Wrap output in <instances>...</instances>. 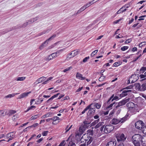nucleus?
<instances>
[{"label": "nucleus", "mask_w": 146, "mask_h": 146, "mask_svg": "<svg viewBox=\"0 0 146 146\" xmlns=\"http://www.w3.org/2000/svg\"><path fill=\"white\" fill-rule=\"evenodd\" d=\"M53 58L51 54L48 55V56L44 58V60L47 61H49Z\"/></svg>", "instance_id": "30"}, {"label": "nucleus", "mask_w": 146, "mask_h": 146, "mask_svg": "<svg viewBox=\"0 0 146 146\" xmlns=\"http://www.w3.org/2000/svg\"><path fill=\"white\" fill-rule=\"evenodd\" d=\"M101 104L99 103H94V108H96L97 109H99L101 107Z\"/></svg>", "instance_id": "31"}, {"label": "nucleus", "mask_w": 146, "mask_h": 146, "mask_svg": "<svg viewBox=\"0 0 146 146\" xmlns=\"http://www.w3.org/2000/svg\"><path fill=\"white\" fill-rule=\"evenodd\" d=\"M89 59V57L88 56L84 58L83 60V62H86Z\"/></svg>", "instance_id": "51"}, {"label": "nucleus", "mask_w": 146, "mask_h": 146, "mask_svg": "<svg viewBox=\"0 0 146 146\" xmlns=\"http://www.w3.org/2000/svg\"><path fill=\"white\" fill-rule=\"evenodd\" d=\"M64 50V48L61 49H60V50H59L57 51L56 52H55V54L57 56H59L60 55L61 53Z\"/></svg>", "instance_id": "27"}, {"label": "nucleus", "mask_w": 146, "mask_h": 146, "mask_svg": "<svg viewBox=\"0 0 146 146\" xmlns=\"http://www.w3.org/2000/svg\"><path fill=\"white\" fill-rule=\"evenodd\" d=\"M121 64V62L120 61L119 62H116L114 63L113 64V66L115 67H117L120 65Z\"/></svg>", "instance_id": "38"}, {"label": "nucleus", "mask_w": 146, "mask_h": 146, "mask_svg": "<svg viewBox=\"0 0 146 146\" xmlns=\"http://www.w3.org/2000/svg\"><path fill=\"white\" fill-rule=\"evenodd\" d=\"M87 119V120H86L84 122V125L85 126H86V127H87L86 126H87V125L90 124L91 122V121L88 120V119Z\"/></svg>", "instance_id": "28"}, {"label": "nucleus", "mask_w": 146, "mask_h": 146, "mask_svg": "<svg viewBox=\"0 0 146 146\" xmlns=\"http://www.w3.org/2000/svg\"><path fill=\"white\" fill-rule=\"evenodd\" d=\"M135 126L136 128L141 130L144 128V124L142 121L139 120L135 123Z\"/></svg>", "instance_id": "6"}, {"label": "nucleus", "mask_w": 146, "mask_h": 146, "mask_svg": "<svg viewBox=\"0 0 146 146\" xmlns=\"http://www.w3.org/2000/svg\"><path fill=\"white\" fill-rule=\"evenodd\" d=\"M141 56V54H140L139 56L137 57L136 58H134L133 60V62H135Z\"/></svg>", "instance_id": "58"}, {"label": "nucleus", "mask_w": 146, "mask_h": 146, "mask_svg": "<svg viewBox=\"0 0 146 146\" xmlns=\"http://www.w3.org/2000/svg\"><path fill=\"white\" fill-rule=\"evenodd\" d=\"M98 51V50H96L93 51L91 54V57H93L94 55L95 54V53H97Z\"/></svg>", "instance_id": "45"}, {"label": "nucleus", "mask_w": 146, "mask_h": 146, "mask_svg": "<svg viewBox=\"0 0 146 146\" xmlns=\"http://www.w3.org/2000/svg\"><path fill=\"white\" fill-rule=\"evenodd\" d=\"M114 126L111 125H107L106 126L104 129V131L105 133H110L114 129Z\"/></svg>", "instance_id": "7"}, {"label": "nucleus", "mask_w": 146, "mask_h": 146, "mask_svg": "<svg viewBox=\"0 0 146 146\" xmlns=\"http://www.w3.org/2000/svg\"><path fill=\"white\" fill-rule=\"evenodd\" d=\"M56 36V35L54 34L50 37L49 38L47 39L42 44H41L40 46L39 47V48L40 50H42V49L43 48V47L44 46V45L46 44V43L48 42L53 39Z\"/></svg>", "instance_id": "10"}, {"label": "nucleus", "mask_w": 146, "mask_h": 146, "mask_svg": "<svg viewBox=\"0 0 146 146\" xmlns=\"http://www.w3.org/2000/svg\"><path fill=\"white\" fill-rule=\"evenodd\" d=\"M106 76H101L99 78V81H102L105 79Z\"/></svg>", "instance_id": "41"}, {"label": "nucleus", "mask_w": 146, "mask_h": 146, "mask_svg": "<svg viewBox=\"0 0 146 146\" xmlns=\"http://www.w3.org/2000/svg\"><path fill=\"white\" fill-rule=\"evenodd\" d=\"M134 86L135 87L136 90L140 91L141 86L140 83H135L134 84Z\"/></svg>", "instance_id": "19"}, {"label": "nucleus", "mask_w": 146, "mask_h": 146, "mask_svg": "<svg viewBox=\"0 0 146 146\" xmlns=\"http://www.w3.org/2000/svg\"><path fill=\"white\" fill-rule=\"evenodd\" d=\"M144 68V67H141L139 71L140 74L141 73H143L145 71Z\"/></svg>", "instance_id": "49"}, {"label": "nucleus", "mask_w": 146, "mask_h": 146, "mask_svg": "<svg viewBox=\"0 0 146 146\" xmlns=\"http://www.w3.org/2000/svg\"><path fill=\"white\" fill-rule=\"evenodd\" d=\"M18 93H16V94H10L6 96H5V98H11L12 97H13L15 95L18 94Z\"/></svg>", "instance_id": "35"}, {"label": "nucleus", "mask_w": 146, "mask_h": 146, "mask_svg": "<svg viewBox=\"0 0 146 146\" xmlns=\"http://www.w3.org/2000/svg\"><path fill=\"white\" fill-rule=\"evenodd\" d=\"M28 25L29 22H27L23 23L22 25L19 26V25H18L17 26L13 27L12 28H10L9 30H5L3 32V33H2V34H4L9 31H11L13 30H15L17 29H19L21 28H25Z\"/></svg>", "instance_id": "4"}, {"label": "nucleus", "mask_w": 146, "mask_h": 146, "mask_svg": "<svg viewBox=\"0 0 146 146\" xmlns=\"http://www.w3.org/2000/svg\"><path fill=\"white\" fill-rule=\"evenodd\" d=\"M121 20V19H120L119 20H117L115 21H114L113 22V23L115 24H117L119 23V22Z\"/></svg>", "instance_id": "64"}, {"label": "nucleus", "mask_w": 146, "mask_h": 146, "mask_svg": "<svg viewBox=\"0 0 146 146\" xmlns=\"http://www.w3.org/2000/svg\"><path fill=\"white\" fill-rule=\"evenodd\" d=\"M4 116V111L3 110H0V117H3Z\"/></svg>", "instance_id": "46"}, {"label": "nucleus", "mask_w": 146, "mask_h": 146, "mask_svg": "<svg viewBox=\"0 0 146 146\" xmlns=\"http://www.w3.org/2000/svg\"><path fill=\"white\" fill-rule=\"evenodd\" d=\"M40 117V116L38 115H34L32 116L31 118H30V120H33L35 119L38 118Z\"/></svg>", "instance_id": "33"}, {"label": "nucleus", "mask_w": 146, "mask_h": 146, "mask_svg": "<svg viewBox=\"0 0 146 146\" xmlns=\"http://www.w3.org/2000/svg\"><path fill=\"white\" fill-rule=\"evenodd\" d=\"M90 3H88L87 4H86V5H84V7H85V8L84 9H86V8L90 6Z\"/></svg>", "instance_id": "62"}, {"label": "nucleus", "mask_w": 146, "mask_h": 146, "mask_svg": "<svg viewBox=\"0 0 146 146\" xmlns=\"http://www.w3.org/2000/svg\"><path fill=\"white\" fill-rule=\"evenodd\" d=\"M16 111L15 110H11L10 111L9 113L11 114H13L16 113Z\"/></svg>", "instance_id": "59"}, {"label": "nucleus", "mask_w": 146, "mask_h": 146, "mask_svg": "<svg viewBox=\"0 0 146 146\" xmlns=\"http://www.w3.org/2000/svg\"><path fill=\"white\" fill-rule=\"evenodd\" d=\"M40 101V98H38V99L35 102V104H40V103H39Z\"/></svg>", "instance_id": "63"}, {"label": "nucleus", "mask_w": 146, "mask_h": 146, "mask_svg": "<svg viewBox=\"0 0 146 146\" xmlns=\"http://www.w3.org/2000/svg\"><path fill=\"white\" fill-rule=\"evenodd\" d=\"M126 106L130 110L131 109H135L137 107V105L136 104H135L132 102H129L126 104Z\"/></svg>", "instance_id": "11"}, {"label": "nucleus", "mask_w": 146, "mask_h": 146, "mask_svg": "<svg viewBox=\"0 0 146 146\" xmlns=\"http://www.w3.org/2000/svg\"><path fill=\"white\" fill-rule=\"evenodd\" d=\"M116 138L117 144H118V146H119V143H123V142L126 139V137H125V135L123 133L119 134L117 136Z\"/></svg>", "instance_id": "5"}, {"label": "nucleus", "mask_w": 146, "mask_h": 146, "mask_svg": "<svg viewBox=\"0 0 146 146\" xmlns=\"http://www.w3.org/2000/svg\"><path fill=\"white\" fill-rule=\"evenodd\" d=\"M82 76V75L79 72H77L76 74V77L78 79H80Z\"/></svg>", "instance_id": "40"}, {"label": "nucleus", "mask_w": 146, "mask_h": 146, "mask_svg": "<svg viewBox=\"0 0 146 146\" xmlns=\"http://www.w3.org/2000/svg\"><path fill=\"white\" fill-rule=\"evenodd\" d=\"M71 68H72V67H68L67 68H66L64 69L63 71L64 72H66L67 71H69L70 70V69Z\"/></svg>", "instance_id": "54"}, {"label": "nucleus", "mask_w": 146, "mask_h": 146, "mask_svg": "<svg viewBox=\"0 0 146 146\" xmlns=\"http://www.w3.org/2000/svg\"><path fill=\"white\" fill-rule=\"evenodd\" d=\"M116 143V141H110L107 143L106 146H115Z\"/></svg>", "instance_id": "16"}, {"label": "nucleus", "mask_w": 146, "mask_h": 146, "mask_svg": "<svg viewBox=\"0 0 146 146\" xmlns=\"http://www.w3.org/2000/svg\"><path fill=\"white\" fill-rule=\"evenodd\" d=\"M93 140V138L91 137L90 138H89V139L87 143V146H88V145H89L92 142Z\"/></svg>", "instance_id": "39"}, {"label": "nucleus", "mask_w": 146, "mask_h": 146, "mask_svg": "<svg viewBox=\"0 0 146 146\" xmlns=\"http://www.w3.org/2000/svg\"><path fill=\"white\" fill-rule=\"evenodd\" d=\"M65 140H63L62 141L60 144L58 146H64L65 145L64 142H65Z\"/></svg>", "instance_id": "56"}, {"label": "nucleus", "mask_w": 146, "mask_h": 146, "mask_svg": "<svg viewBox=\"0 0 146 146\" xmlns=\"http://www.w3.org/2000/svg\"><path fill=\"white\" fill-rule=\"evenodd\" d=\"M93 104H91L89 105L87 107H86V108L84 109V110L83 111H82V113L83 114L87 110H88L90 108V107Z\"/></svg>", "instance_id": "24"}, {"label": "nucleus", "mask_w": 146, "mask_h": 146, "mask_svg": "<svg viewBox=\"0 0 146 146\" xmlns=\"http://www.w3.org/2000/svg\"><path fill=\"white\" fill-rule=\"evenodd\" d=\"M60 94L59 93H58L52 96L46 102L47 103H50L55 98L57 97L58 95Z\"/></svg>", "instance_id": "18"}, {"label": "nucleus", "mask_w": 146, "mask_h": 146, "mask_svg": "<svg viewBox=\"0 0 146 146\" xmlns=\"http://www.w3.org/2000/svg\"><path fill=\"white\" fill-rule=\"evenodd\" d=\"M27 22H29V24H30L33 23L34 22V21L32 19L29 20Z\"/></svg>", "instance_id": "57"}, {"label": "nucleus", "mask_w": 146, "mask_h": 146, "mask_svg": "<svg viewBox=\"0 0 146 146\" xmlns=\"http://www.w3.org/2000/svg\"><path fill=\"white\" fill-rule=\"evenodd\" d=\"M141 142L142 146H146V135L142 136Z\"/></svg>", "instance_id": "17"}, {"label": "nucleus", "mask_w": 146, "mask_h": 146, "mask_svg": "<svg viewBox=\"0 0 146 146\" xmlns=\"http://www.w3.org/2000/svg\"><path fill=\"white\" fill-rule=\"evenodd\" d=\"M25 79V77H19L17 78V81H23Z\"/></svg>", "instance_id": "42"}, {"label": "nucleus", "mask_w": 146, "mask_h": 146, "mask_svg": "<svg viewBox=\"0 0 146 146\" xmlns=\"http://www.w3.org/2000/svg\"><path fill=\"white\" fill-rule=\"evenodd\" d=\"M46 79V78L44 76L40 78L37 79L36 81V82H38L37 84H38L41 82L43 81L44 80Z\"/></svg>", "instance_id": "20"}, {"label": "nucleus", "mask_w": 146, "mask_h": 146, "mask_svg": "<svg viewBox=\"0 0 146 146\" xmlns=\"http://www.w3.org/2000/svg\"><path fill=\"white\" fill-rule=\"evenodd\" d=\"M114 94H113L108 100L107 102V104H110L111 103V100H112V99L114 97Z\"/></svg>", "instance_id": "29"}, {"label": "nucleus", "mask_w": 146, "mask_h": 146, "mask_svg": "<svg viewBox=\"0 0 146 146\" xmlns=\"http://www.w3.org/2000/svg\"><path fill=\"white\" fill-rule=\"evenodd\" d=\"M131 92V90H125L122 92V93L120 94L119 95L120 98H121L122 97L126 96L127 95L128 93Z\"/></svg>", "instance_id": "12"}, {"label": "nucleus", "mask_w": 146, "mask_h": 146, "mask_svg": "<svg viewBox=\"0 0 146 146\" xmlns=\"http://www.w3.org/2000/svg\"><path fill=\"white\" fill-rule=\"evenodd\" d=\"M123 9V7H122L118 11H117L116 13L115 14V16H116L117 14L120 13L121 12H125L126 10V9Z\"/></svg>", "instance_id": "22"}, {"label": "nucleus", "mask_w": 146, "mask_h": 146, "mask_svg": "<svg viewBox=\"0 0 146 146\" xmlns=\"http://www.w3.org/2000/svg\"><path fill=\"white\" fill-rule=\"evenodd\" d=\"M79 52H80V50H75L72 51L71 52L69 53L70 55L71 56L70 57V58L74 57L77 55Z\"/></svg>", "instance_id": "13"}, {"label": "nucleus", "mask_w": 146, "mask_h": 146, "mask_svg": "<svg viewBox=\"0 0 146 146\" xmlns=\"http://www.w3.org/2000/svg\"><path fill=\"white\" fill-rule=\"evenodd\" d=\"M13 134V132L10 133H8L7 134V135L6 136V137L7 138H9L7 140V142H9L10 140H12L13 139L14 136Z\"/></svg>", "instance_id": "14"}, {"label": "nucleus", "mask_w": 146, "mask_h": 146, "mask_svg": "<svg viewBox=\"0 0 146 146\" xmlns=\"http://www.w3.org/2000/svg\"><path fill=\"white\" fill-rule=\"evenodd\" d=\"M142 136L139 134L133 135L131 138V141L135 146H141L140 142L141 141Z\"/></svg>", "instance_id": "1"}, {"label": "nucleus", "mask_w": 146, "mask_h": 146, "mask_svg": "<svg viewBox=\"0 0 146 146\" xmlns=\"http://www.w3.org/2000/svg\"><path fill=\"white\" fill-rule=\"evenodd\" d=\"M84 6H83L79 10H78L76 13L72 15V16H76L77 14L80 13L81 12L84 11Z\"/></svg>", "instance_id": "23"}, {"label": "nucleus", "mask_w": 146, "mask_h": 146, "mask_svg": "<svg viewBox=\"0 0 146 146\" xmlns=\"http://www.w3.org/2000/svg\"><path fill=\"white\" fill-rule=\"evenodd\" d=\"M47 32V31H43L42 32H41L40 33L38 34V36H40L41 35H42L43 34H45Z\"/></svg>", "instance_id": "60"}, {"label": "nucleus", "mask_w": 146, "mask_h": 146, "mask_svg": "<svg viewBox=\"0 0 146 146\" xmlns=\"http://www.w3.org/2000/svg\"><path fill=\"white\" fill-rule=\"evenodd\" d=\"M100 119H98L97 120H95L94 121H93L91 124V126H94L95 125H96L97 123H98L99 121H100Z\"/></svg>", "instance_id": "36"}, {"label": "nucleus", "mask_w": 146, "mask_h": 146, "mask_svg": "<svg viewBox=\"0 0 146 146\" xmlns=\"http://www.w3.org/2000/svg\"><path fill=\"white\" fill-rule=\"evenodd\" d=\"M89 110L87 113V115L89 116V118H91L94 115L95 112L96 108H91V107L89 109Z\"/></svg>", "instance_id": "8"}, {"label": "nucleus", "mask_w": 146, "mask_h": 146, "mask_svg": "<svg viewBox=\"0 0 146 146\" xmlns=\"http://www.w3.org/2000/svg\"><path fill=\"white\" fill-rule=\"evenodd\" d=\"M86 127L85 126H84V125L80 126L79 129V131H80V132L83 133L84 131L86 129Z\"/></svg>", "instance_id": "21"}, {"label": "nucleus", "mask_w": 146, "mask_h": 146, "mask_svg": "<svg viewBox=\"0 0 146 146\" xmlns=\"http://www.w3.org/2000/svg\"><path fill=\"white\" fill-rule=\"evenodd\" d=\"M133 87V86L132 85H130L129 86H127L125 88H124L123 89H121L120 90V92L122 91L124 89H131Z\"/></svg>", "instance_id": "43"}, {"label": "nucleus", "mask_w": 146, "mask_h": 146, "mask_svg": "<svg viewBox=\"0 0 146 146\" xmlns=\"http://www.w3.org/2000/svg\"><path fill=\"white\" fill-rule=\"evenodd\" d=\"M83 133L80 132L79 131V132H78L76 134V137L78 138H79V140H81V139L82 138V137H81L82 135L83 134Z\"/></svg>", "instance_id": "26"}, {"label": "nucleus", "mask_w": 146, "mask_h": 146, "mask_svg": "<svg viewBox=\"0 0 146 146\" xmlns=\"http://www.w3.org/2000/svg\"><path fill=\"white\" fill-rule=\"evenodd\" d=\"M128 117V115H126L125 116L120 119H117L116 118H113L111 121V124L114 125L117 124L120 122L122 123L126 121Z\"/></svg>", "instance_id": "3"}, {"label": "nucleus", "mask_w": 146, "mask_h": 146, "mask_svg": "<svg viewBox=\"0 0 146 146\" xmlns=\"http://www.w3.org/2000/svg\"><path fill=\"white\" fill-rule=\"evenodd\" d=\"M129 48L127 46H124L121 47V49L122 51H124L127 50Z\"/></svg>", "instance_id": "48"}, {"label": "nucleus", "mask_w": 146, "mask_h": 146, "mask_svg": "<svg viewBox=\"0 0 146 146\" xmlns=\"http://www.w3.org/2000/svg\"><path fill=\"white\" fill-rule=\"evenodd\" d=\"M115 107L114 108L113 110H112L110 113V115H112L115 112L116 110H117V109H116V107Z\"/></svg>", "instance_id": "44"}, {"label": "nucleus", "mask_w": 146, "mask_h": 146, "mask_svg": "<svg viewBox=\"0 0 146 146\" xmlns=\"http://www.w3.org/2000/svg\"><path fill=\"white\" fill-rule=\"evenodd\" d=\"M119 97L115 96L111 100V102H112L114 100H116L119 99Z\"/></svg>", "instance_id": "55"}, {"label": "nucleus", "mask_w": 146, "mask_h": 146, "mask_svg": "<svg viewBox=\"0 0 146 146\" xmlns=\"http://www.w3.org/2000/svg\"><path fill=\"white\" fill-rule=\"evenodd\" d=\"M51 55L52 56L53 58H55L57 56L55 54V52L51 54Z\"/></svg>", "instance_id": "61"}, {"label": "nucleus", "mask_w": 146, "mask_h": 146, "mask_svg": "<svg viewBox=\"0 0 146 146\" xmlns=\"http://www.w3.org/2000/svg\"><path fill=\"white\" fill-rule=\"evenodd\" d=\"M31 93V92H24L21 94L19 96V98L21 99L27 96L28 95Z\"/></svg>", "instance_id": "15"}, {"label": "nucleus", "mask_w": 146, "mask_h": 146, "mask_svg": "<svg viewBox=\"0 0 146 146\" xmlns=\"http://www.w3.org/2000/svg\"><path fill=\"white\" fill-rule=\"evenodd\" d=\"M48 133V131H44L42 133V135L43 136H46L47 135Z\"/></svg>", "instance_id": "52"}, {"label": "nucleus", "mask_w": 146, "mask_h": 146, "mask_svg": "<svg viewBox=\"0 0 146 146\" xmlns=\"http://www.w3.org/2000/svg\"><path fill=\"white\" fill-rule=\"evenodd\" d=\"M38 125V123H34L32 125L28 127V128H31V127H36Z\"/></svg>", "instance_id": "47"}, {"label": "nucleus", "mask_w": 146, "mask_h": 146, "mask_svg": "<svg viewBox=\"0 0 146 146\" xmlns=\"http://www.w3.org/2000/svg\"><path fill=\"white\" fill-rule=\"evenodd\" d=\"M52 118V120L55 121L56 120L60 119V118L57 116H54Z\"/></svg>", "instance_id": "50"}, {"label": "nucleus", "mask_w": 146, "mask_h": 146, "mask_svg": "<svg viewBox=\"0 0 146 146\" xmlns=\"http://www.w3.org/2000/svg\"><path fill=\"white\" fill-rule=\"evenodd\" d=\"M104 123L103 122H100L98 123L97 124L95 127V129H97L99 128L100 126H102L103 125V124H104Z\"/></svg>", "instance_id": "32"}, {"label": "nucleus", "mask_w": 146, "mask_h": 146, "mask_svg": "<svg viewBox=\"0 0 146 146\" xmlns=\"http://www.w3.org/2000/svg\"><path fill=\"white\" fill-rule=\"evenodd\" d=\"M129 98H125L118 103L117 102L114 105V107H115L116 109L118 110L117 113L119 112V113L120 112L121 110H119V109L122 108L121 106L125 105L129 101Z\"/></svg>", "instance_id": "2"}, {"label": "nucleus", "mask_w": 146, "mask_h": 146, "mask_svg": "<svg viewBox=\"0 0 146 146\" xmlns=\"http://www.w3.org/2000/svg\"><path fill=\"white\" fill-rule=\"evenodd\" d=\"M43 4V3L42 2L39 3L35 4V5H36V7H38L42 5Z\"/></svg>", "instance_id": "53"}, {"label": "nucleus", "mask_w": 146, "mask_h": 146, "mask_svg": "<svg viewBox=\"0 0 146 146\" xmlns=\"http://www.w3.org/2000/svg\"><path fill=\"white\" fill-rule=\"evenodd\" d=\"M139 76L140 77V78H144L143 79H141L140 80L141 82L145 80L146 79V78H145L146 77V75L145 74H141Z\"/></svg>", "instance_id": "34"}, {"label": "nucleus", "mask_w": 146, "mask_h": 146, "mask_svg": "<svg viewBox=\"0 0 146 146\" xmlns=\"http://www.w3.org/2000/svg\"><path fill=\"white\" fill-rule=\"evenodd\" d=\"M87 134H85L82 136L83 138L86 137H87V138L89 139L91 137L90 136H92L94 133V131L93 130L88 129L87 130Z\"/></svg>", "instance_id": "9"}, {"label": "nucleus", "mask_w": 146, "mask_h": 146, "mask_svg": "<svg viewBox=\"0 0 146 146\" xmlns=\"http://www.w3.org/2000/svg\"><path fill=\"white\" fill-rule=\"evenodd\" d=\"M116 102H113L112 103L110 104L109 106H107L106 108L107 109H111L113 105L114 104H115Z\"/></svg>", "instance_id": "37"}, {"label": "nucleus", "mask_w": 146, "mask_h": 146, "mask_svg": "<svg viewBox=\"0 0 146 146\" xmlns=\"http://www.w3.org/2000/svg\"><path fill=\"white\" fill-rule=\"evenodd\" d=\"M145 90H146V84L145 83L141 85L140 91H144Z\"/></svg>", "instance_id": "25"}]
</instances>
